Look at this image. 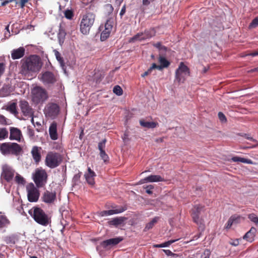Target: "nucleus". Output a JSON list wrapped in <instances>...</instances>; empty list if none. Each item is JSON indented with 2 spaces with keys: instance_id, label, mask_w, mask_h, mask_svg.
<instances>
[{
  "instance_id": "1",
  "label": "nucleus",
  "mask_w": 258,
  "mask_h": 258,
  "mask_svg": "<svg viewBox=\"0 0 258 258\" xmlns=\"http://www.w3.org/2000/svg\"><path fill=\"white\" fill-rule=\"evenodd\" d=\"M22 72L24 74L29 72H37L40 71L42 62L40 57L37 55H31L21 60Z\"/></svg>"
},
{
  "instance_id": "2",
  "label": "nucleus",
  "mask_w": 258,
  "mask_h": 258,
  "mask_svg": "<svg viewBox=\"0 0 258 258\" xmlns=\"http://www.w3.org/2000/svg\"><path fill=\"white\" fill-rule=\"evenodd\" d=\"M28 213L40 225L46 226L51 223V218L39 207H34L29 210Z\"/></svg>"
},
{
  "instance_id": "3",
  "label": "nucleus",
  "mask_w": 258,
  "mask_h": 258,
  "mask_svg": "<svg viewBox=\"0 0 258 258\" xmlns=\"http://www.w3.org/2000/svg\"><path fill=\"white\" fill-rule=\"evenodd\" d=\"M23 151L20 145L16 143H0V152L4 156H19Z\"/></svg>"
},
{
  "instance_id": "4",
  "label": "nucleus",
  "mask_w": 258,
  "mask_h": 258,
  "mask_svg": "<svg viewBox=\"0 0 258 258\" xmlns=\"http://www.w3.org/2000/svg\"><path fill=\"white\" fill-rule=\"evenodd\" d=\"M95 19V15L92 13H87L83 15L80 23V31L84 35L88 34L92 27Z\"/></svg>"
},
{
  "instance_id": "5",
  "label": "nucleus",
  "mask_w": 258,
  "mask_h": 258,
  "mask_svg": "<svg viewBox=\"0 0 258 258\" xmlns=\"http://www.w3.org/2000/svg\"><path fill=\"white\" fill-rule=\"evenodd\" d=\"M32 100L35 104L43 103L48 97L46 90L40 86H36L32 89Z\"/></svg>"
},
{
  "instance_id": "6",
  "label": "nucleus",
  "mask_w": 258,
  "mask_h": 258,
  "mask_svg": "<svg viewBox=\"0 0 258 258\" xmlns=\"http://www.w3.org/2000/svg\"><path fill=\"white\" fill-rule=\"evenodd\" d=\"M47 178L46 171L41 168H36L33 174V180L38 188L43 187L47 183Z\"/></svg>"
},
{
  "instance_id": "7",
  "label": "nucleus",
  "mask_w": 258,
  "mask_h": 258,
  "mask_svg": "<svg viewBox=\"0 0 258 258\" xmlns=\"http://www.w3.org/2000/svg\"><path fill=\"white\" fill-rule=\"evenodd\" d=\"M62 161L61 155L56 152H49L45 158V164L48 167L52 169L58 166Z\"/></svg>"
},
{
  "instance_id": "8",
  "label": "nucleus",
  "mask_w": 258,
  "mask_h": 258,
  "mask_svg": "<svg viewBox=\"0 0 258 258\" xmlns=\"http://www.w3.org/2000/svg\"><path fill=\"white\" fill-rule=\"evenodd\" d=\"M189 75L190 71L189 68L183 62H181L178 68L176 70V80L178 82H183L185 78L189 76Z\"/></svg>"
},
{
  "instance_id": "9",
  "label": "nucleus",
  "mask_w": 258,
  "mask_h": 258,
  "mask_svg": "<svg viewBox=\"0 0 258 258\" xmlns=\"http://www.w3.org/2000/svg\"><path fill=\"white\" fill-rule=\"evenodd\" d=\"M204 206L198 205L195 206L194 208L191 210V217L195 223L199 225L200 228L202 230H204L205 226L203 224V220L200 219V215L204 208Z\"/></svg>"
},
{
  "instance_id": "10",
  "label": "nucleus",
  "mask_w": 258,
  "mask_h": 258,
  "mask_svg": "<svg viewBox=\"0 0 258 258\" xmlns=\"http://www.w3.org/2000/svg\"><path fill=\"white\" fill-rule=\"evenodd\" d=\"M59 112V106L54 103H49L45 107L44 114L47 117L55 118Z\"/></svg>"
},
{
  "instance_id": "11",
  "label": "nucleus",
  "mask_w": 258,
  "mask_h": 258,
  "mask_svg": "<svg viewBox=\"0 0 258 258\" xmlns=\"http://www.w3.org/2000/svg\"><path fill=\"white\" fill-rule=\"evenodd\" d=\"M40 75L41 81L45 85H53L57 81L56 76L51 72L45 71Z\"/></svg>"
},
{
  "instance_id": "12",
  "label": "nucleus",
  "mask_w": 258,
  "mask_h": 258,
  "mask_svg": "<svg viewBox=\"0 0 258 258\" xmlns=\"http://www.w3.org/2000/svg\"><path fill=\"white\" fill-rule=\"evenodd\" d=\"M19 106L24 116H32L34 115L33 109L26 100H21L19 101Z\"/></svg>"
},
{
  "instance_id": "13",
  "label": "nucleus",
  "mask_w": 258,
  "mask_h": 258,
  "mask_svg": "<svg viewBox=\"0 0 258 258\" xmlns=\"http://www.w3.org/2000/svg\"><path fill=\"white\" fill-rule=\"evenodd\" d=\"M28 200L30 202H36L38 200L39 197V191L35 187L33 183H31L30 187H27Z\"/></svg>"
},
{
  "instance_id": "14",
  "label": "nucleus",
  "mask_w": 258,
  "mask_h": 258,
  "mask_svg": "<svg viewBox=\"0 0 258 258\" xmlns=\"http://www.w3.org/2000/svg\"><path fill=\"white\" fill-rule=\"evenodd\" d=\"M121 237H117L104 240L100 243V245L104 248H107L108 247H112L120 243L123 240Z\"/></svg>"
},
{
  "instance_id": "15",
  "label": "nucleus",
  "mask_w": 258,
  "mask_h": 258,
  "mask_svg": "<svg viewBox=\"0 0 258 258\" xmlns=\"http://www.w3.org/2000/svg\"><path fill=\"white\" fill-rule=\"evenodd\" d=\"M42 199V201L45 203H53L56 200V192H50L46 190L43 193Z\"/></svg>"
},
{
  "instance_id": "16",
  "label": "nucleus",
  "mask_w": 258,
  "mask_h": 258,
  "mask_svg": "<svg viewBox=\"0 0 258 258\" xmlns=\"http://www.w3.org/2000/svg\"><path fill=\"white\" fill-rule=\"evenodd\" d=\"M126 209L127 208L126 206H121L118 209L101 211L98 213V215L101 217L112 215L113 214L122 213L126 210Z\"/></svg>"
},
{
  "instance_id": "17",
  "label": "nucleus",
  "mask_w": 258,
  "mask_h": 258,
  "mask_svg": "<svg viewBox=\"0 0 258 258\" xmlns=\"http://www.w3.org/2000/svg\"><path fill=\"white\" fill-rule=\"evenodd\" d=\"M10 137L11 140H16L20 142L22 134L20 130L17 127H11L10 128Z\"/></svg>"
},
{
  "instance_id": "18",
  "label": "nucleus",
  "mask_w": 258,
  "mask_h": 258,
  "mask_svg": "<svg viewBox=\"0 0 258 258\" xmlns=\"http://www.w3.org/2000/svg\"><path fill=\"white\" fill-rule=\"evenodd\" d=\"M127 218L124 217H117L112 218L107 222V225L111 227H117L119 225H123Z\"/></svg>"
},
{
  "instance_id": "19",
  "label": "nucleus",
  "mask_w": 258,
  "mask_h": 258,
  "mask_svg": "<svg viewBox=\"0 0 258 258\" xmlns=\"http://www.w3.org/2000/svg\"><path fill=\"white\" fill-rule=\"evenodd\" d=\"M164 179L161 176L158 175H151L148 177H145L144 179H141L140 181V184H143L147 182H158L163 181Z\"/></svg>"
},
{
  "instance_id": "20",
  "label": "nucleus",
  "mask_w": 258,
  "mask_h": 258,
  "mask_svg": "<svg viewBox=\"0 0 258 258\" xmlns=\"http://www.w3.org/2000/svg\"><path fill=\"white\" fill-rule=\"evenodd\" d=\"M41 150V147H38L37 146H34L32 148L31 151V154L33 157V158L35 162L36 163H39L41 158V156L40 154V150Z\"/></svg>"
},
{
  "instance_id": "21",
  "label": "nucleus",
  "mask_w": 258,
  "mask_h": 258,
  "mask_svg": "<svg viewBox=\"0 0 258 258\" xmlns=\"http://www.w3.org/2000/svg\"><path fill=\"white\" fill-rule=\"evenodd\" d=\"M84 176L89 184L93 185L95 184L94 177L96 176V174L90 167L88 168V173H85Z\"/></svg>"
},
{
  "instance_id": "22",
  "label": "nucleus",
  "mask_w": 258,
  "mask_h": 258,
  "mask_svg": "<svg viewBox=\"0 0 258 258\" xmlns=\"http://www.w3.org/2000/svg\"><path fill=\"white\" fill-rule=\"evenodd\" d=\"M158 61L160 64H156V69L160 71L162 70L164 68H168L170 64V62L166 58V56H159Z\"/></svg>"
},
{
  "instance_id": "23",
  "label": "nucleus",
  "mask_w": 258,
  "mask_h": 258,
  "mask_svg": "<svg viewBox=\"0 0 258 258\" xmlns=\"http://www.w3.org/2000/svg\"><path fill=\"white\" fill-rule=\"evenodd\" d=\"M49 133L51 139L52 140H56L58 138V135L57 133V123L53 121L51 123L49 128Z\"/></svg>"
},
{
  "instance_id": "24",
  "label": "nucleus",
  "mask_w": 258,
  "mask_h": 258,
  "mask_svg": "<svg viewBox=\"0 0 258 258\" xmlns=\"http://www.w3.org/2000/svg\"><path fill=\"white\" fill-rule=\"evenodd\" d=\"M14 175V172L10 168H5L3 169L1 177L5 179L7 182H10Z\"/></svg>"
},
{
  "instance_id": "25",
  "label": "nucleus",
  "mask_w": 258,
  "mask_h": 258,
  "mask_svg": "<svg viewBox=\"0 0 258 258\" xmlns=\"http://www.w3.org/2000/svg\"><path fill=\"white\" fill-rule=\"evenodd\" d=\"M25 54V49L20 47L18 49H14L11 53L12 58L13 59H17L22 57Z\"/></svg>"
},
{
  "instance_id": "26",
  "label": "nucleus",
  "mask_w": 258,
  "mask_h": 258,
  "mask_svg": "<svg viewBox=\"0 0 258 258\" xmlns=\"http://www.w3.org/2000/svg\"><path fill=\"white\" fill-rule=\"evenodd\" d=\"M13 91L12 87L9 84H4L0 89V96L6 97L9 96Z\"/></svg>"
},
{
  "instance_id": "27",
  "label": "nucleus",
  "mask_w": 258,
  "mask_h": 258,
  "mask_svg": "<svg viewBox=\"0 0 258 258\" xmlns=\"http://www.w3.org/2000/svg\"><path fill=\"white\" fill-rule=\"evenodd\" d=\"M256 229L254 227H251L250 229L246 232L243 236V238L246 239L247 241L252 242L255 235Z\"/></svg>"
},
{
  "instance_id": "28",
  "label": "nucleus",
  "mask_w": 258,
  "mask_h": 258,
  "mask_svg": "<svg viewBox=\"0 0 258 258\" xmlns=\"http://www.w3.org/2000/svg\"><path fill=\"white\" fill-rule=\"evenodd\" d=\"M140 124L142 126L147 128H154L158 125V123L157 122L154 121H146L144 119L140 120Z\"/></svg>"
},
{
  "instance_id": "29",
  "label": "nucleus",
  "mask_w": 258,
  "mask_h": 258,
  "mask_svg": "<svg viewBox=\"0 0 258 258\" xmlns=\"http://www.w3.org/2000/svg\"><path fill=\"white\" fill-rule=\"evenodd\" d=\"M54 53L56 58L59 62L60 67H61L62 69L66 72V66L65 65L63 58L61 56V54L56 50H54Z\"/></svg>"
},
{
  "instance_id": "30",
  "label": "nucleus",
  "mask_w": 258,
  "mask_h": 258,
  "mask_svg": "<svg viewBox=\"0 0 258 258\" xmlns=\"http://www.w3.org/2000/svg\"><path fill=\"white\" fill-rule=\"evenodd\" d=\"M66 36V32L64 29H63L61 27H60L59 29V32L57 34V37L59 41V43L60 45H62L64 41L65 38Z\"/></svg>"
},
{
  "instance_id": "31",
  "label": "nucleus",
  "mask_w": 258,
  "mask_h": 258,
  "mask_svg": "<svg viewBox=\"0 0 258 258\" xmlns=\"http://www.w3.org/2000/svg\"><path fill=\"white\" fill-rule=\"evenodd\" d=\"M142 33V37H144V40L149 39L155 35L156 32L154 29H150L146 30Z\"/></svg>"
},
{
  "instance_id": "32",
  "label": "nucleus",
  "mask_w": 258,
  "mask_h": 258,
  "mask_svg": "<svg viewBox=\"0 0 258 258\" xmlns=\"http://www.w3.org/2000/svg\"><path fill=\"white\" fill-rule=\"evenodd\" d=\"M159 219V218L158 217H154L150 222L146 224L144 229V231L146 232L152 229L154 225L158 222Z\"/></svg>"
},
{
  "instance_id": "33",
  "label": "nucleus",
  "mask_w": 258,
  "mask_h": 258,
  "mask_svg": "<svg viewBox=\"0 0 258 258\" xmlns=\"http://www.w3.org/2000/svg\"><path fill=\"white\" fill-rule=\"evenodd\" d=\"M239 217H236L235 216H232L228 220L227 223V224L225 226V228L226 229H229L232 225L234 223H237L238 222V221H239Z\"/></svg>"
},
{
  "instance_id": "34",
  "label": "nucleus",
  "mask_w": 258,
  "mask_h": 258,
  "mask_svg": "<svg viewBox=\"0 0 258 258\" xmlns=\"http://www.w3.org/2000/svg\"><path fill=\"white\" fill-rule=\"evenodd\" d=\"M6 109L7 111H10L11 113L14 114H17L18 113L17 110V103L16 102H13L8 105L6 108Z\"/></svg>"
},
{
  "instance_id": "35",
  "label": "nucleus",
  "mask_w": 258,
  "mask_h": 258,
  "mask_svg": "<svg viewBox=\"0 0 258 258\" xmlns=\"http://www.w3.org/2000/svg\"><path fill=\"white\" fill-rule=\"evenodd\" d=\"M9 223L10 221L6 216L0 215V228L6 227Z\"/></svg>"
},
{
  "instance_id": "36",
  "label": "nucleus",
  "mask_w": 258,
  "mask_h": 258,
  "mask_svg": "<svg viewBox=\"0 0 258 258\" xmlns=\"http://www.w3.org/2000/svg\"><path fill=\"white\" fill-rule=\"evenodd\" d=\"M231 160L233 162H240L245 163H251V160L249 159L244 158H241V157H237V156L232 157Z\"/></svg>"
},
{
  "instance_id": "37",
  "label": "nucleus",
  "mask_w": 258,
  "mask_h": 258,
  "mask_svg": "<svg viewBox=\"0 0 258 258\" xmlns=\"http://www.w3.org/2000/svg\"><path fill=\"white\" fill-rule=\"evenodd\" d=\"M111 30H107L106 29H104L101 33L100 40L103 41L106 40L109 36Z\"/></svg>"
},
{
  "instance_id": "38",
  "label": "nucleus",
  "mask_w": 258,
  "mask_h": 258,
  "mask_svg": "<svg viewBox=\"0 0 258 258\" xmlns=\"http://www.w3.org/2000/svg\"><path fill=\"white\" fill-rule=\"evenodd\" d=\"M144 40V37H142V33H138L135 35H134L133 37L131 38L129 42H135L138 41H142Z\"/></svg>"
},
{
  "instance_id": "39",
  "label": "nucleus",
  "mask_w": 258,
  "mask_h": 258,
  "mask_svg": "<svg viewBox=\"0 0 258 258\" xmlns=\"http://www.w3.org/2000/svg\"><path fill=\"white\" fill-rule=\"evenodd\" d=\"M104 9L105 13L107 16H109L110 15H111L112 13L114 10L112 6L109 4H107L105 5Z\"/></svg>"
},
{
  "instance_id": "40",
  "label": "nucleus",
  "mask_w": 258,
  "mask_h": 258,
  "mask_svg": "<svg viewBox=\"0 0 258 258\" xmlns=\"http://www.w3.org/2000/svg\"><path fill=\"white\" fill-rule=\"evenodd\" d=\"M8 135L9 133L6 128L0 129V140L7 138Z\"/></svg>"
},
{
  "instance_id": "41",
  "label": "nucleus",
  "mask_w": 258,
  "mask_h": 258,
  "mask_svg": "<svg viewBox=\"0 0 258 258\" xmlns=\"http://www.w3.org/2000/svg\"><path fill=\"white\" fill-rule=\"evenodd\" d=\"M82 175V172H79L75 174L73 178V185H78L80 182V178Z\"/></svg>"
},
{
  "instance_id": "42",
  "label": "nucleus",
  "mask_w": 258,
  "mask_h": 258,
  "mask_svg": "<svg viewBox=\"0 0 258 258\" xmlns=\"http://www.w3.org/2000/svg\"><path fill=\"white\" fill-rule=\"evenodd\" d=\"M242 136L245 137L246 139H248V140H249L250 141H252L254 142H255L256 144L251 146V147H243V149H248V148H254L255 147H256L257 146V141L253 139L252 137H249V135H247V134H244L243 135H242Z\"/></svg>"
},
{
  "instance_id": "43",
  "label": "nucleus",
  "mask_w": 258,
  "mask_h": 258,
  "mask_svg": "<svg viewBox=\"0 0 258 258\" xmlns=\"http://www.w3.org/2000/svg\"><path fill=\"white\" fill-rule=\"evenodd\" d=\"M113 27V21L111 19H108L104 25V28L107 30H112Z\"/></svg>"
},
{
  "instance_id": "44",
  "label": "nucleus",
  "mask_w": 258,
  "mask_h": 258,
  "mask_svg": "<svg viewBox=\"0 0 258 258\" xmlns=\"http://www.w3.org/2000/svg\"><path fill=\"white\" fill-rule=\"evenodd\" d=\"M155 69H156V63H152V66L147 71H146L144 74H142V77H145V76L149 75L151 73L153 70Z\"/></svg>"
},
{
  "instance_id": "45",
  "label": "nucleus",
  "mask_w": 258,
  "mask_h": 258,
  "mask_svg": "<svg viewBox=\"0 0 258 258\" xmlns=\"http://www.w3.org/2000/svg\"><path fill=\"white\" fill-rule=\"evenodd\" d=\"M113 92L118 96L122 95L123 93L122 88L118 85H116L114 87Z\"/></svg>"
},
{
  "instance_id": "46",
  "label": "nucleus",
  "mask_w": 258,
  "mask_h": 258,
  "mask_svg": "<svg viewBox=\"0 0 258 258\" xmlns=\"http://www.w3.org/2000/svg\"><path fill=\"white\" fill-rule=\"evenodd\" d=\"M15 181L18 184L24 185L25 183L24 178L19 174H17L15 177Z\"/></svg>"
},
{
  "instance_id": "47",
  "label": "nucleus",
  "mask_w": 258,
  "mask_h": 258,
  "mask_svg": "<svg viewBox=\"0 0 258 258\" xmlns=\"http://www.w3.org/2000/svg\"><path fill=\"white\" fill-rule=\"evenodd\" d=\"M248 218L251 221L254 223L255 224H258V217L255 214L253 213L249 214Z\"/></svg>"
},
{
  "instance_id": "48",
  "label": "nucleus",
  "mask_w": 258,
  "mask_h": 258,
  "mask_svg": "<svg viewBox=\"0 0 258 258\" xmlns=\"http://www.w3.org/2000/svg\"><path fill=\"white\" fill-rule=\"evenodd\" d=\"M168 50L167 47L163 46L159 49V56H166V52Z\"/></svg>"
},
{
  "instance_id": "49",
  "label": "nucleus",
  "mask_w": 258,
  "mask_h": 258,
  "mask_svg": "<svg viewBox=\"0 0 258 258\" xmlns=\"http://www.w3.org/2000/svg\"><path fill=\"white\" fill-rule=\"evenodd\" d=\"M15 2L16 5L19 6L21 8H24L26 3L28 2V0H13V2Z\"/></svg>"
},
{
  "instance_id": "50",
  "label": "nucleus",
  "mask_w": 258,
  "mask_h": 258,
  "mask_svg": "<svg viewBox=\"0 0 258 258\" xmlns=\"http://www.w3.org/2000/svg\"><path fill=\"white\" fill-rule=\"evenodd\" d=\"M100 156L104 162H107L108 161L109 157L107 154L105 153V150L100 151Z\"/></svg>"
},
{
  "instance_id": "51",
  "label": "nucleus",
  "mask_w": 258,
  "mask_h": 258,
  "mask_svg": "<svg viewBox=\"0 0 258 258\" xmlns=\"http://www.w3.org/2000/svg\"><path fill=\"white\" fill-rule=\"evenodd\" d=\"M16 237L15 235H11L6 237V241L7 243L15 244Z\"/></svg>"
},
{
  "instance_id": "52",
  "label": "nucleus",
  "mask_w": 258,
  "mask_h": 258,
  "mask_svg": "<svg viewBox=\"0 0 258 258\" xmlns=\"http://www.w3.org/2000/svg\"><path fill=\"white\" fill-rule=\"evenodd\" d=\"M258 26V16L252 20L249 24V28H253Z\"/></svg>"
},
{
  "instance_id": "53",
  "label": "nucleus",
  "mask_w": 258,
  "mask_h": 258,
  "mask_svg": "<svg viewBox=\"0 0 258 258\" xmlns=\"http://www.w3.org/2000/svg\"><path fill=\"white\" fill-rule=\"evenodd\" d=\"M106 142V139H103L101 142L98 143V149L99 151L104 150L105 148V143Z\"/></svg>"
},
{
  "instance_id": "54",
  "label": "nucleus",
  "mask_w": 258,
  "mask_h": 258,
  "mask_svg": "<svg viewBox=\"0 0 258 258\" xmlns=\"http://www.w3.org/2000/svg\"><path fill=\"white\" fill-rule=\"evenodd\" d=\"M64 16L68 19H72L74 16L73 12L71 10H66L64 12Z\"/></svg>"
},
{
  "instance_id": "55",
  "label": "nucleus",
  "mask_w": 258,
  "mask_h": 258,
  "mask_svg": "<svg viewBox=\"0 0 258 258\" xmlns=\"http://www.w3.org/2000/svg\"><path fill=\"white\" fill-rule=\"evenodd\" d=\"M178 240H179V239L170 240H169L165 242H164L163 243H161V245H162V247H167V246H169L170 244H171L172 243H173V242H174Z\"/></svg>"
},
{
  "instance_id": "56",
  "label": "nucleus",
  "mask_w": 258,
  "mask_h": 258,
  "mask_svg": "<svg viewBox=\"0 0 258 258\" xmlns=\"http://www.w3.org/2000/svg\"><path fill=\"white\" fill-rule=\"evenodd\" d=\"M27 134L31 138L34 136V131L30 126H27Z\"/></svg>"
},
{
  "instance_id": "57",
  "label": "nucleus",
  "mask_w": 258,
  "mask_h": 258,
  "mask_svg": "<svg viewBox=\"0 0 258 258\" xmlns=\"http://www.w3.org/2000/svg\"><path fill=\"white\" fill-rule=\"evenodd\" d=\"M218 117L222 122H226L227 121L225 115L221 112L218 113Z\"/></svg>"
},
{
  "instance_id": "58",
  "label": "nucleus",
  "mask_w": 258,
  "mask_h": 258,
  "mask_svg": "<svg viewBox=\"0 0 258 258\" xmlns=\"http://www.w3.org/2000/svg\"><path fill=\"white\" fill-rule=\"evenodd\" d=\"M154 187V186L152 185H147L146 187H145V188L146 189V192L149 195L152 194L153 191H152V189H153Z\"/></svg>"
},
{
  "instance_id": "59",
  "label": "nucleus",
  "mask_w": 258,
  "mask_h": 258,
  "mask_svg": "<svg viewBox=\"0 0 258 258\" xmlns=\"http://www.w3.org/2000/svg\"><path fill=\"white\" fill-rule=\"evenodd\" d=\"M211 252L208 249H206L203 254L202 255L201 258H210Z\"/></svg>"
},
{
  "instance_id": "60",
  "label": "nucleus",
  "mask_w": 258,
  "mask_h": 258,
  "mask_svg": "<svg viewBox=\"0 0 258 258\" xmlns=\"http://www.w3.org/2000/svg\"><path fill=\"white\" fill-rule=\"evenodd\" d=\"M0 123L2 124H7L6 118L3 115H0Z\"/></svg>"
},
{
  "instance_id": "61",
  "label": "nucleus",
  "mask_w": 258,
  "mask_h": 258,
  "mask_svg": "<svg viewBox=\"0 0 258 258\" xmlns=\"http://www.w3.org/2000/svg\"><path fill=\"white\" fill-rule=\"evenodd\" d=\"M5 69V64L3 62L0 63V76L4 73Z\"/></svg>"
},
{
  "instance_id": "62",
  "label": "nucleus",
  "mask_w": 258,
  "mask_h": 258,
  "mask_svg": "<svg viewBox=\"0 0 258 258\" xmlns=\"http://www.w3.org/2000/svg\"><path fill=\"white\" fill-rule=\"evenodd\" d=\"M153 1H154V0H143V5L144 6H148Z\"/></svg>"
},
{
  "instance_id": "63",
  "label": "nucleus",
  "mask_w": 258,
  "mask_h": 258,
  "mask_svg": "<svg viewBox=\"0 0 258 258\" xmlns=\"http://www.w3.org/2000/svg\"><path fill=\"white\" fill-rule=\"evenodd\" d=\"M230 243L234 246H237L239 245V240L238 239L233 240L232 242H230Z\"/></svg>"
},
{
  "instance_id": "64",
  "label": "nucleus",
  "mask_w": 258,
  "mask_h": 258,
  "mask_svg": "<svg viewBox=\"0 0 258 258\" xmlns=\"http://www.w3.org/2000/svg\"><path fill=\"white\" fill-rule=\"evenodd\" d=\"M164 252L166 253L167 255H174L175 254L173 253L172 252L168 249H163V250Z\"/></svg>"
}]
</instances>
